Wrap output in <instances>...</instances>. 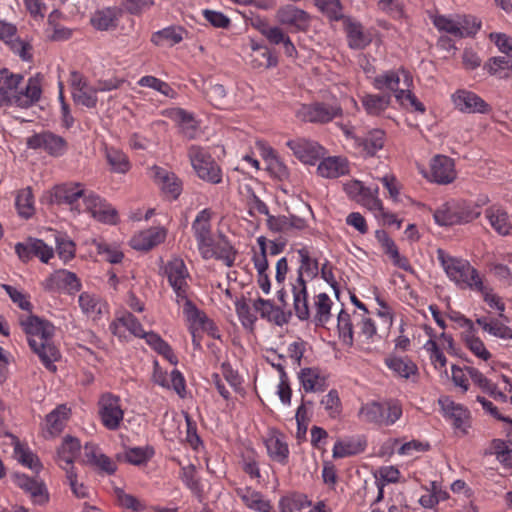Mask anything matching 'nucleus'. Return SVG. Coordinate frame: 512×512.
Returning a JSON list of instances; mask_svg holds the SVG:
<instances>
[{"mask_svg":"<svg viewBox=\"0 0 512 512\" xmlns=\"http://www.w3.org/2000/svg\"><path fill=\"white\" fill-rule=\"evenodd\" d=\"M31 349L39 356L43 365L50 371H56L54 364L60 358V353L53 343L54 325L35 315L21 320Z\"/></svg>","mask_w":512,"mask_h":512,"instance_id":"f257e3e1","label":"nucleus"},{"mask_svg":"<svg viewBox=\"0 0 512 512\" xmlns=\"http://www.w3.org/2000/svg\"><path fill=\"white\" fill-rule=\"evenodd\" d=\"M297 254L299 267L297 269V278L292 283L293 306L296 316L303 321L307 320L310 316L305 278L312 280L317 277L319 263L307 246L298 249Z\"/></svg>","mask_w":512,"mask_h":512,"instance_id":"f03ea898","label":"nucleus"},{"mask_svg":"<svg viewBox=\"0 0 512 512\" xmlns=\"http://www.w3.org/2000/svg\"><path fill=\"white\" fill-rule=\"evenodd\" d=\"M437 257L449 280L460 289L473 290L483 279L466 259L450 256L443 250H438Z\"/></svg>","mask_w":512,"mask_h":512,"instance_id":"7ed1b4c3","label":"nucleus"},{"mask_svg":"<svg viewBox=\"0 0 512 512\" xmlns=\"http://www.w3.org/2000/svg\"><path fill=\"white\" fill-rule=\"evenodd\" d=\"M431 19L438 31L458 39L472 37L481 28V22L471 15H434Z\"/></svg>","mask_w":512,"mask_h":512,"instance_id":"20e7f679","label":"nucleus"},{"mask_svg":"<svg viewBox=\"0 0 512 512\" xmlns=\"http://www.w3.org/2000/svg\"><path fill=\"white\" fill-rule=\"evenodd\" d=\"M191 166L197 176L211 184H219L222 181V171L215 162L207 148L191 145L187 152Z\"/></svg>","mask_w":512,"mask_h":512,"instance_id":"39448f33","label":"nucleus"},{"mask_svg":"<svg viewBox=\"0 0 512 512\" xmlns=\"http://www.w3.org/2000/svg\"><path fill=\"white\" fill-rule=\"evenodd\" d=\"M402 416V407L397 401L384 403L368 402L359 410V418L367 423L390 426Z\"/></svg>","mask_w":512,"mask_h":512,"instance_id":"423d86ee","label":"nucleus"},{"mask_svg":"<svg viewBox=\"0 0 512 512\" xmlns=\"http://www.w3.org/2000/svg\"><path fill=\"white\" fill-rule=\"evenodd\" d=\"M98 414L106 429L118 430L124 418L120 397L109 392L102 394L98 401Z\"/></svg>","mask_w":512,"mask_h":512,"instance_id":"0eeeda50","label":"nucleus"},{"mask_svg":"<svg viewBox=\"0 0 512 512\" xmlns=\"http://www.w3.org/2000/svg\"><path fill=\"white\" fill-rule=\"evenodd\" d=\"M213 212L209 208L201 210L192 223V231L197 242L199 253L204 259H209L213 255L211 243L215 241L212 235Z\"/></svg>","mask_w":512,"mask_h":512,"instance_id":"6e6552de","label":"nucleus"},{"mask_svg":"<svg viewBox=\"0 0 512 512\" xmlns=\"http://www.w3.org/2000/svg\"><path fill=\"white\" fill-rule=\"evenodd\" d=\"M479 212L460 207L456 203H444L434 212V219L440 226L468 223L477 218Z\"/></svg>","mask_w":512,"mask_h":512,"instance_id":"1a4fd4ad","label":"nucleus"},{"mask_svg":"<svg viewBox=\"0 0 512 512\" xmlns=\"http://www.w3.org/2000/svg\"><path fill=\"white\" fill-rule=\"evenodd\" d=\"M69 85L73 101L76 104L87 108L96 107L98 102L97 89L90 85L83 74L72 71L69 76Z\"/></svg>","mask_w":512,"mask_h":512,"instance_id":"9d476101","label":"nucleus"},{"mask_svg":"<svg viewBox=\"0 0 512 512\" xmlns=\"http://www.w3.org/2000/svg\"><path fill=\"white\" fill-rule=\"evenodd\" d=\"M164 274L172 287L176 298L185 299L188 294L189 272L184 261L181 258H173L164 266Z\"/></svg>","mask_w":512,"mask_h":512,"instance_id":"9b49d317","label":"nucleus"},{"mask_svg":"<svg viewBox=\"0 0 512 512\" xmlns=\"http://www.w3.org/2000/svg\"><path fill=\"white\" fill-rule=\"evenodd\" d=\"M82 211H87L96 220L105 224H116L118 221L117 211L105 200L91 191H87L82 200Z\"/></svg>","mask_w":512,"mask_h":512,"instance_id":"f8f14e48","label":"nucleus"},{"mask_svg":"<svg viewBox=\"0 0 512 512\" xmlns=\"http://www.w3.org/2000/svg\"><path fill=\"white\" fill-rule=\"evenodd\" d=\"M82 211H87L96 220L105 224H116L118 221L117 211L105 200L91 191H87L82 200Z\"/></svg>","mask_w":512,"mask_h":512,"instance_id":"ddd939ff","label":"nucleus"},{"mask_svg":"<svg viewBox=\"0 0 512 512\" xmlns=\"http://www.w3.org/2000/svg\"><path fill=\"white\" fill-rule=\"evenodd\" d=\"M82 211H87L96 220L105 224H116L118 221L117 211L105 200L91 191H87L82 200Z\"/></svg>","mask_w":512,"mask_h":512,"instance_id":"4468645a","label":"nucleus"},{"mask_svg":"<svg viewBox=\"0 0 512 512\" xmlns=\"http://www.w3.org/2000/svg\"><path fill=\"white\" fill-rule=\"evenodd\" d=\"M341 114L342 108L339 105L325 103L302 105L297 111L300 120L311 123H327Z\"/></svg>","mask_w":512,"mask_h":512,"instance_id":"2eb2a0df","label":"nucleus"},{"mask_svg":"<svg viewBox=\"0 0 512 512\" xmlns=\"http://www.w3.org/2000/svg\"><path fill=\"white\" fill-rule=\"evenodd\" d=\"M457 171L455 162L446 155H435L430 161V171L427 179L431 182L447 185L455 181Z\"/></svg>","mask_w":512,"mask_h":512,"instance_id":"dca6fc26","label":"nucleus"},{"mask_svg":"<svg viewBox=\"0 0 512 512\" xmlns=\"http://www.w3.org/2000/svg\"><path fill=\"white\" fill-rule=\"evenodd\" d=\"M0 41L6 43L23 61L32 59L31 44L17 37V28L14 24L0 20Z\"/></svg>","mask_w":512,"mask_h":512,"instance_id":"f3484780","label":"nucleus"},{"mask_svg":"<svg viewBox=\"0 0 512 512\" xmlns=\"http://www.w3.org/2000/svg\"><path fill=\"white\" fill-rule=\"evenodd\" d=\"M401 80L405 88H410L412 86V76L407 70L403 68L386 71L382 74L377 75L373 79L372 84L375 89L391 91L394 93V96L396 97L397 92L402 90L399 88Z\"/></svg>","mask_w":512,"mask_h":512,"instance_id":"a211bd4d","label":"nucleus"},{"mask_svg":"<svg viewBox=\"0 0 512 512\" xmlns=\"http://www.w3.org/2000/svg\"><path fill=\"white\" fill-rule=\"evenodd\" d=\"M452 102L456 109L462 113L486 114L491 111L490 105L480 96L468 90H457L452 94Z\"/></svg>","mask_w":512,"mask_h":512,"instance_id":"6ab92c4d","label":"nucleus"},{"mask_svg":"<svg viewBox=\"0 0 512 512\" xmlns=\"http://www.w3.org/2000/svg\"><path fill=\"white\" fill-rule=\"evenodd\" d=\"M15 252L23 262H27L35 256L42 262L47 263L54 255L52 247L37 238H28L24 242L17 243Z\"/></svg>","mask_w":512,"mask_h":512,"instance_id":"aec40b11","label":"nucleus"},{"mask_svg":"<svg viewBox=\"0 0 512 512\" xmlns=\"http://www.w3.org/2000/svg\"><path fill=\"white\" fill-rule=\"evenodd\" d=\"M27 145L31 149H43L52 156H61L67 149L65 139L52 132H42L29 137Z\"/></svg>","mask_w":512,"mask_h":512,"instance_id":"412c9836","label":"nucleus"},{"mask_svg":"<svg viewBox=\"0 0 512 512\" xmlns=\"http://www.w3.org/2000/svg\"><path fill=\"white\" fill-rule=\"evenodd\" d=\"M277 21L284 26L290 27L293 31H305L310 25L309 14L292 5H284L276 12Z\"/></svg>","mask_w":512,"mask_h":512,"instance_id":"4be33fe9","label":"nucleus"},{"mask_svg":"<svg viewBox=\"0 0 512 512\" xmlns=\"http://www.w3.org/2000/svg\"><path fill=\"white\" fill-rule=\"evenodd\" d=\"M287 146L301 162L309 165H314L324 154V148L321 145L305 138L290 140Z\"/></svg>","mask_w":512,"mask_h":512,"instance_id":"5701e85b","label":"nucleus"},{"mask_svg":"<svg viewBox=\"0 0 512 512\" xmlns=\"http://www.w3.org/2000/svg\"><path fill=\"white\" fill-rule=\"evenodd\" d=\"M150 177L167 197L173 200L178 198L182 185L173 172L159 166H153L150 168Z\"/></svg>","mask_w":512,"mask_h":512,"instance_id":"b1692460","label":"nucleus"},{"mask_svg":"<svg viewBox=\"0 0 512 512\" xmlns=\"http://www.w3.org/2000/svg\"><path fill=\"white\" fill-rule=\"evenodd\" d=\"M152 378L155 384L166 389H173L181 398L185 397V378L179 370L173 369L171 373L168 374L159 367L157 362H155Z\"/></svg>","mask_w":512,"mask_h":512,"instance_id":"393cba45","label":"nucleus"},{"mask_svg":"<svg viewBox=\"0 0 512 512\" xmlns=\"http://www.w3.org/2000/svg\"><path fill=\"white\" fill-rule=\"evenodd\" d=\"M439 404L444 416L452 422L454 428L467 432L469 427L470 413L461 404L451 401L449 398H441Z\"/></svg>","mask_w":512,"mask_h":512,"instance_id":"a878e982","label":"nucleus"},{"mask_svg":"<svg viewBox=\"0 0 512 512\" xmlns=\"http://www.w3.org/2000/svg\"><path fill=\"white\" fill-rule=\"evenodd\" d=\"M166 234V230L162 227H151L136 233L130 239V245L135 250L147 251L162 243Z\"/></svg>","mask_w":512,"mask_h":512,"instance_id":"bb28decb","label":"nucleus"},{"mask_svg":"<svg viewBox=\"0 0 512 512\" xmlns=\"http://www.w3.org/2000/svg\"><path fill=\"white\" fill-rule=\"evenodd\" d=\"M344 30L347 35L348 45L352 49H364L371 43V35L366 32L363 26L352 19L342 15Z\"/></svg>","mask_w":512,"mask_h":512,"instance_id":"cd10ccee","label":"nucleus"},{"mask_svg":"<svg viewBox=\"0 0 512 512\" xmlns=\"http://www.w3.org/2000/svg\"><path fill=\"white\" fill-rule=\"evenodd\" d=\"M22 80L20 74L11 73L7 69L0 70V107L14 105V96Z\"/></svg>","mask_w":512,"mask_h":512,"instance_id":"c85d7f7f","label":"nucleus"},{"mask_svg":"<svg viewBox=\"0 0 512 512\" xmlns=\"http://www.w3.org/2000/svg\"><path fill=\"white\" fill-rule=\"evenodd\" d=\"M268 456L274 462L286 465L289 458V447L285 437L275 431L270 432L264 440Z\"/></svg>","mask_w":512,"mask_h":512,"instance_id":"c756f323","label":"nucleus"},{"mask_svg":"<svg viewBox=\"0 0 512 512\" xmlns=\"http://www.w3.org/2000/svg\"><path fill=\"white\" fill-rule=\"evenodd\" d=\"M70 408L66 405H58L45 418L43 426L45 437H55L59 435L70 417Z\"/></svg>","mask_w":512,"mask_h":512,"instance_id":"7c9ffc66","label":"nucleus"},{"mask_svg":"<svg viewBox=\"0 0 512 512\" xmlns=\"http://www.w3.org/2000/svg\"><path fill=\"white\" fill-rule=\"evenodd\" d=\"M14 483L27 492L33 502L43 504L48 501V493L42 481L31 478L25 474H15Z\"/></svg>","mask_w":512,"mask_h":512,"instance_id":"2f4dec72","label":"nucleus"},{"mask_svg":"<svg viewBox=\"0 0 512 512\" xmlns=\"http://www.w3.org/2000/svg\"><path fill=\"white\" fill-rule=\"evenodd\" d=\"M318 174L323 178H338L350 171L349 161L342 156H329L320 161Z\"/></svg>","mask_w":512,"mask_h":512,"instance_id":"473e14b6","label":"nucleus"},{"mask_svg":"<svg viewBox=\"0 0 512 512\" xmlns=\"http://www.w3.org/2000/svg\"><path fill=\"white\" fill-rule=\"evenodd\" d=\"M42 94L41 79L34 76L28 79L24 89L16 91L14 105L22 108L29 107L37 102Z\"/></svg>","mask_w":512,"mask_h":512,"instance_id":"72a5a7b5","label":"nucleus"},{"mask_svg":"<svg viewBox=\"0 0 512 512\" xmlns=\"http://www.w3.org/2000/svg\"><path fill=\"white\" fill-rule=\"evenodd\" d=\"M86 192L79 183L65 184L57 188L56 197L60 202L68 204L71 209H75L80 213L82 212L80 202H82Z\"/></svg>","mask_w":512,"mask_h":512,"instance_id":"f704fd0d","label":"nucleus"},{"mask_svg":"<svg viewBox=\"0 0 512 512\" xmlns=\"http://www.w3.org/2000/svg\"><path fill=\"white\" fill-rule=\"evenodd\" d=\"M81 445L78 439L66 436L57 452L58 464L66 472L73 470V462L79 455Z\"/></svg>","mask_w":512,"mask_h":512,"instance_id":"c9c22d12","label":"nucleus"},{"mask_svg":"<svg viewBox=\"0 0 512 512\" xmlns=\"http://www.w3.org/2000/svg\"><path fill=\"white\" fill-rule=\"evenodd\" d=\"M176 302L183 306V313L190 323L189 329L199 328H211V320L202 313L197 307L190 301L188 294L185 295V299L176 298Z\"/></svg>","mask_w":512,"mask_h":512,"instance_id":"e433bc0d","label":"nucleus"},{"mask_svg":"<svg viewBox=\"0 0 512 512\" xmlns=\"http://www.w3.org/2000/svg\"><path fill=\"white\" fill-rule=\"evenodd\" d=\"M87 461L107 474H113L116 469V463L106 456L99 447L92 443H87L84 447Z\"/></svg>","mask_w":512,"mask_h":512,"instance_id":"4c0bfd02","label":"nucleus"},{"mask_svg":"<svg viewBox=\"0 0 512 512\" xmlns=\"http://www.w3.org/2000/svg\"><path fill=\"white\" fill-rule=\"evenodd\" d=\"M299 380L305 392L323 391L328 386L325 374L317 368L302 369Z\"/></svg>","mask_w":512,"mask_h":512,"instance_id":"58836bf2","label":"nucleus"},{"mask_svg":"<svg viewBox=\"0 0 512 512\" xmlns=\"http://www.w3.org/2000/svg\"><path fill=\"white\" fill-rule=\"evenodd\" d=\"M79 306L83 314L96 320L107 311V305L97 295L83 292L78 298Z\"/></svg>","mask_w":512,"mask_h":512,"instance_id":"ea45409f","label":"nucleus"},{"mask_svg":"<svg viewBox=\"0 0 512 512\" xmlns=\"http://www.w3.org/2000/svg\"><path fill=\"white\" fill-rule=\"evenodd\" d=\"M385 364L400 378L412 379L418 374L417 365L408 357L389 356L385 359Z\"/></svg>","mask_w":512,"mask_h":512,"instance_id":"a19ab883","label":"nucleus"},{"mask_svg":"<svg viewBox=\"0 0 512 512\" xmlns=\"http://www.w3.org/2000/svg\"><path fill=\"white\" fill-rule=\"evenodd\" d=\"M164 115L177 123L182 132L189 138H193L197 129V123L193 114L182 108H171L164 111Z\"/></svg>","mask_w":512,"mask_h":512,"instance_id":"79ce46f5","label":"nucleus"},{"mask_svg":"<svg viewBox=\"0 0 512 512\" xmlns=\"http://www.w3.org/2000/svg\"><path fill=\"white\" fill-rule=\"evenodd\" d=\"M357 320L356 341L361 344L374 343L379 337L375 322L367 315L355 314Z\"/></svg>","mask_w":512,"mask_h":512,"instance_id":"37998d69","label":"nucleus"},{"mask_svg":"<svg viewBox=\"0 0 512 512\" xmlns=\"http://www.w3.org/2000/svg\"><path fill=\"white\" fill-rule=\"evenodd\" d=\"M485 216L492 228L500 235H508L512 230V223L508 213L499 206L486 209Z\"/></svg>","mask_w":512,"mask_h":512,"instance_id":"c03bdc74","label":"nucleus"},{"mask_svg":"<svg viewBox=\"0 0 512 512\" xmlns=\"http://www.w3.org/2000/svg\"><path fill=\"white\" fill-rule=\"evenodd\" d=\"M110 330L114 335L119 337H124L125 330H128L132 335L136 337L144 335V329L142 325L131 313H125L113 321L110 325Z\"/></svg>","mask_w":512,"mask_h":512,"instance_id":"a18cd8bd","label":"nucleus"},{"mask_svg":"<svg viewBox=\"0 0 512 512\" xmlns=\"http://www.w3.org/2000/svg\"><path fill=\"white\" fill-rule=\"evenodd\" d=\"M186 31L180 26H169L152 34L151 42L157 46L172 47L184 39Z\"/></svg>","mask_w":512,"mask_h":512,"instance_id":"49530a36","label":"nucleus"},{"mask_svg":"<svg viewBox=\"0 0 512 512\" xmlns=\"http://www.w3.org/2000/svg\"><path fill=\"white\" fill-rule=\"evenodd\" d=\"M361 103L367 114L372 116L381 115L391 104L390 94H364Z\"/></svg>","mask_w":512,"mask_h":512,"instance_id":"de8ad7c7","label":"nucleus"},{"mask_svg":"<svg viewBox=\"0 0 512 512\" xmlns=\"http://www.w3.org/2000/svg\"><path fill=\"white\" fill-rule=\"evenodd\" d=\"M355 314L350 315L345 310H341L337 317V329L339 333V338L346 345L352 346L354 342V335L356 328L357 320H355Z\"/></svg>","mask_w":512,"mask_h":512,"instance_id":"09e8293b","label":"nucleus"},{"mask_svg":"<svg viewBox=\"0 0 512 512\" xmlns=\"http://www.w3.org/2000/svg\"><path fill=\"white\" fill-rule=\"evenodd\" d=\"M238 495L244 502V504L257 512H274L273 507L269 500L265 499L264 496L251 488H245L238 492Z\"/></svg>","mask_w":512,"mask_h":512,"instance_id":"8fccbe9b","label":"nucleus"},{"mask_svg":"<svg viewBox=\"0 0 512 512\" xmlns=\"http://www.w3.org/2000/svg\"><path fill=\"white\" fill-rule=\"evenodd\" d=\"M13 441L14 457L23 466L33 470L39 471L41 463L39 458L25 445L21 444L17 437L9 434Z\"/></svg>","mask_w":512,"mask_h":512,"instance_id":"3c124183","label":"nucleus"},{"mask_svg":"<svg viewBox=\"0 0 512 512\" xmlns=\"http://www.w3.org/2000/svg\"><path fill=\"white\" fill-rule=\"evenodd\" d=\"M385 143V133L381 129H373L364 138H360L357 147L368 156L375 155Z\"/></svg>","mask_w":512,"mask_h":512,"instance_id":"603ef678","label":"nucleus"},{"mask_svg":"<svg viewBox=\"0 0 512 512\" xmlns=\"http://www.w3.org/2000/svg\"><path fill=\"white\" fill-rule=\"evenodd\" d=\"M476 323L489 335L504 340H512V329L497 319L478 317Z\"/></svg>","mask_w":512,"mask_h":512,"instance_id":"864d4df0","label":"nucleus"},{"mask_svg":"<svg viewBox=\"0 0 512 512\" xmlns=\"http://www.w3.org/2000/svg\"><path fill=\"white\" fill-rule=\"evenodd\" d=\"M211 250L213 255L209 256V259L215 258L222 260L228 267L234 264L237 254L236 250L224 237L220 238L218 241L215 240L212 242Z\"/></svg>","mask_w":512,"mask_h":512,"instance_id":"5fc2aeb1","label":"nucleus"},{"mask_svg":"<svg viewBox=\"0 0 512 512\" xmlns=\"http://www.w3.org/2000/svg\"><path fill=\"white\" fill-rule=\"evenodd\" d=\"M364 450V444L353 438L339 439L334 444L332 456L335 459L345 458L361 453Z\"/></svg>","mask_w":512,"mask_h":512,"instance_id":"6e6d98bb","label":"nucleus"},{"mask_svg":"<svg viewBox=\"0 0 512 512\" xmlns=\"http://www.w3.org/2000/svg\"><path fill=\"white\" fill-rule=\"evenodd\" d=\"M271 44L274 45H283L284 53L288 57H295L297 54V50L292 43L290 37L282 30V28L278 26H272L266 35L264 36Z\"/></svg>","mask_w":512,"mask_h":512,"instance_id":"4d7b16f0","label":"nucleus"},{"mask_svg":"<svg viewBox=\"0 0 512 512\" xmlns=\"http://www.w3.org/2000/svg\"><path fill=\"white\" fill-rule=\"evenodd\" d=\"M105 156L113 172L126 174L130 170L131 164L123 151L114 147H106Z\"/></svg>","mask_w":512,"mask_h":512,"instance_id":"13d9d810","label":"nucleus"},{"mask_svg":"<svg viewBox=\"0 0 512 512\" xmlns=\"http://www.w3.org/2000/svg\"><path fill=\"white\" fill-rule=\"evenodd\" d=\"M484 68L490 75L496 76L499 79H512V61L506 57H492L484 65Z\"/></svg>","mask_w":512,"mask_h":512,"instance_id":"bf43d9fd","label":"nucleus"},{"mask_svg":"<svg viewBox=\"0 0 512 512\" xmlns=\"http://www.w3.org/2000/svg\"><path fill=\"white\" fill-rule=\"evenodd\" d=\"M333 302L328 294L319 293L314 300V320L317 325L325 326L331 318V307Z\"/></svg>","mask_w":512,"mask_h":512,"instance_id":"052dcab7","label":"nucleus"},{"mask_svg":"<svg viewBox=\"0 0 512 512\" xmlns=\"http://www.w3.org/2000/svg\"><path fill=\"white\" fill-rule=\"evenodd\" d=\"M117 19V10L108 7L96 11L91 18V24L97 30L106 31L116 26Z\"/></svg>","mask_w":512,"mask_h":512,"instance_id":"680f3d73","label":"nucleus"},{"mask_svg":"<svg viewBox=\"0 0 512 512\" xmlns=\"http://www.w3.org/2000/svg\"><path fill=\"white\" fill-rule=\"evenodd\" d=\"M461 339L465 346L471 353L483 361H488L491 358V353L485 347L484 342L477 335V329L468 332V334H461Z\"/></svg>","mask_w":512,"mask_h":512,"instance_id":"e2e57ef3","label":"nucleus"},{"mask_svg":"<svg viewBox=\"0 0 512 512\" xmlns=\"http://www.w3.org/2000/svg\"><path fill=\"white\" fill-rule=\"evenodd\" d=\"M491 449L503 466L512 468V439L509 441L494 439L491 443Z\"/></svg>","mask_w":512,"mask_h":512,"instance_id":"0e129e2a","label":"nucleus"},{"mask_svg":"<svg viewBox=\"0 0 512 512\" xmlns=\"http://www.w3.org/2000/svg\"><path fill=\"white\" fill-rule=\"evenodd\" d=\"M137 84L141 87H148L156 90L171 99H174L177 96L176 91L167 82L156 78L155 76H143L138 80Z\"/></svg>","mask_w":512,"mask_h":512,"instance_id":"69168bd1","label":"nucleus"},{"mask_svg":"<svg viewBox=\"0 0 512 512\" xmlns=\"http://www.w3.org/2000/svg\"><path fill=\"white\" fill-rule=\"evenodd\" d=\"M154 455V449L150 446L131 447L124 452V459L132 465L146 464Z\"/></svg>","mask_w":512,"mask_h":512,"instance_id":"338daca9","label":"nucleus"},{"mask_svg":"<svg viewBox=\"0 0 512 512\" xmlns=\"http://www.w3.org/2000/svg\"><path fill=\"white\" fill-rule=\"evenodd\" d=\"M54 282L61 288L67 289L69 292H77L81 288L80 280L76 274L68 270H58L54 273Z\"/></svg>","mask_w":512,"mask_h":512,"instance_id":"774afa93","label":"nucleus"}]
</instances>
